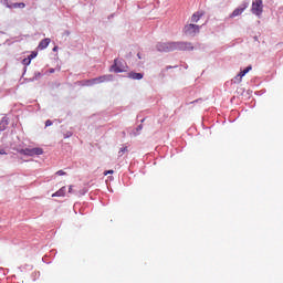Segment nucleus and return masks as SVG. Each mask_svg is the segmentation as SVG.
Returning <instances> with one entry per match:
<instances>
[{
  "label": "nucleus",
  "instance_id": "obj_1",
  "mask_svg": "<svg viewBox=\"0 0 283 283\" xmlns=\"http://www.w3.org/2000/svg\"><path fill=\"white\" fill-rule=\"evenodd\" d=\"M156 50L157 52H175V50L191 52L193 45L191 42H159L156 44Z\"/></svg>",
  "mask_w": 283,
  "mask_h": 283
},
{
  "label": "nucleus",
  "instance_id": "obj_2",
  "mask_svg": "<svg viewBox=\"0 0 283 283\" xmlns=\"http://www.w3.org/2000/svg\"><path fill=\"white\" fill-rule=\"evenodd\" d=\"M127 70H129L127 62L118 57L114 60L113 64L109 67V72H114V74H123V72H127Z\"/></svg>",
  "mask_w": 283,
  "mask_h": 283
},
{
  "label": "nucleus",
  "instance_id": "obj_3",
  "mask_svg": "<svg viewBox=\"0 0 283 283\" xmlns=\"http://www.w3.org/2000/svg\"><path fill=\"white\" fill-rule=\"evenodd\" d=\"M200 25L198 24H187L184 28V34H186V36H196V34H200Z\"/></svg>",
  "mask_w": 283,
  "mask_h": 283
},
{
  "label": "nucleus",
  "instance_id": "obj_4",
  "mask_svg": "<svg viewBox=\"0 0 283 283\" xmlns=\"http://www.w3.org/2000/svg\"><path fill=\"white\" fill-rule=\"evenodd\" d=\"M252 14H255V17H261L262 12H264V4L262 0H253L252 1V8H251Z\"/></svg>",
  "mask_w": 283,
  "mask_h": 283
},
{
  "label": "nucleus",
  "instance_id": "obj_5",
  "mask_svg": "<svg viewBox=\"0 0 283 283\" xmlns=\"http://www.w3.org/2000/svg\"><path fill=\"white\" fill-rule=\"evenodd\" d=\"M22 156H41L43 154L42 148H22L19 150Z\"/></svg>",
  "mask_w": 283,
  "mask_h": 283
},
{
  "label": "nucleus",
  "instance_id": "obj_6",
  "mask_svg": "<svg viewBox=\"0 0 283 283\" xmlns=\"http://www.w3.org/2000/svg\"><path fill=\"white\" fill-rule=\"evenodd\" d=\"M249 8V1H243L240 7L233 10V12L229 15V19H235V17H240L244 10Z\"/></svg>",
  "mask_w": 283,
  "mask_h": 283
},
{
  "label": "nucleus",
  "instance_id": "obj_7",
  "mask_svg": "<svg viewBox=\"0 0 283 283\" xmlns=\"http://www.w3.org/2000/svg\"><path fill=\"white\" fill-rule=\"evenodd\" d=\"M98 83H112L114 81V75L113 74H106V75H101L97 77Z\"/></svg>",
  "mask_w": 283,
  "mask_h": 283
},
{
  "label": "nucleus",
  "instance_id": "obj_8",
  "mask_svg": "<svg viewBox=\"0 0 283 283\" xmlns=\"http://www.w3.org/2000/svg\"><path fill=\"white\" fill-rule=\"evenodd\" d=\"M145 74L143 73H136L134 71L129 72L127 75V78H132L133 81H142L144 78Z\"/></svg>",
  "mask_w": 283,
  "mask_h": 283
},
{
  "label": "nucleus",
  "instance_id": "obj_9",
  "mask_svg": "<svg viewBox=\"0 0 283 283\" xmlns=\"http://www.w3.org/2000/svg\"><path fill=\"white\" fill-rule=\"evenodd\" d=\"M202 17H205V11H197V12H195V13L192 14V17H191V22H192V23H198V21H199L200 19H202Z\"/></svg>",
  "mask_w": 283,
  "mask_h": 283
},
{
  "label": "nucleus",
  "instance_id": "obj_10",
  "mask_svg": "<svg viewBox=\"0 0 283 283\" xmlns=\"http://www.w3.org/2000/svg\"><path fill=\"white\" fill-rule=\"evenodd\" d=\"M65 191H67V188L62 187L52 195V198H62L63 196H65Z\"/></svg>",
  "mask_w": 283,
  "mask_h": 283
},
{
  "label": "nucleus",
  "instance_id": "obj_11",
  "mask_svg": "<svg viewBox=\"0 0 283 283\" xmlns=\"http://www.w3.org/2000/svg\"><path fill=\"white\" fill-rule=\"evenodd\" d=\"M50 39L49 38H45V39H43L40 43H39V45H38V49L39 50H45L46 48H48V45H50Z\"/></svg>",
  "mask_w": 283,
  "mask_h": 283
},
{
  "label": "nucleus",
  "instance_id": "obj_12",
  "mask_svg": "<svg viewBox=\"0 0 283 283\" xmlns=\"http://www.w3.org/2000/svg\"><path fill=\"white\" fill-rule=\"evenodd\" d=\"M84 85H86L87 87H92L93 85H99L98 77L86 80L84 82Z\"/></svg>",
  "mask_w": 283,
  "mask_h": 283
},
{
  "label": "nucleus",
  "instance_id": "obj_13",
  "mask_svg": "<svg viewBox=\"0 0 283 283\" xmlns=\"http://www.w3.org/2000/svg\"><path fill=\"white\" fill-rule=\"evenodd\" d=\"M30 63H32V60H30L29 57H24L22 60V65H24V67H23V76L25 75V72H28V65H30Z\"/></svg>",
  "mask_w": 283,
  "mask_h": 283
},
{
  "label": "nucleus",
  "instance_id": "obj_14",
  "mask_svg": "<svg viewBox=\"0 0 283 283\" xmlns=\"http://www.w3.org/2000/svg\"><path fill=\"white\" fill-rule=\"evenodd\" d=\"M8 127V118L2 117L0 120V132H6V128Z\"/></svg>",
  "mask_w": 283,
  "mask_h": 283
},
{
  "label": "nucleus",
  "instance_id": "obj_15",
  "mask_svg": "<svg viewBox=\"0 0 283 283\" xmlns=\"http://www.w3.org/2000/svg\"><path fill=\"white\" fill-rule=\"evenodd\" d=\"M253 70V67L251 65L247 66L244 70H242L239 75L243 78V76H247V74H249V72H251Z\"/></svg>",
  "mask_w": 283,
  "mask_h": 283
},
{
  "label": "nucleus",
  "instance_id": "obj_16",
  "mask_svg": "<svg viewBox=\"0 0 283 283\" xmlns=\"http://www.w3.org/2000/svg\"><path fill=\"white\" fill-rule=\"evenodd\" d=\"M7 8H14V9L20 8V9H23V8H25V3H23V2H14L11 6H7Z\"/></svg>",
  "mask_w": 283,
  "mask_h": 283
},
{
  "label": "nucleus",
  "instance_id": "obj_17",
  "mask_svg": "<svg viewBox=\"0 0 283 283\" xmlns=\"http://www.w3.org/2000/svg\"><path fill=\"white\" fill-rule=\"evenodd\" d=\"M42 76L43 74L41 72H35L34 76L32 77V81H39Z\"/></svg>",
  "mask_w": 283,
  "mask_h": 283
},
{
  "label": "nucleus",
  "instance_id": "obj_18",
  "mask_svg": "<svg viewBox=\"0 0 283 283\" xmlns=\"http://www.w3.org/2000/svg\"><path fill=\"white\" fill-rule=\"evenodd\" d=\"M232 83H242V76H240V74H238L233 80Z\"/></svg>",
  "mask_w": 283,
  "mask_h": 283
},
{
  "label": "nucleus",
  "instance_id": "obj_19",
  "mask_svg": "<svg viewBox=\"0 0 283 283\" xmlns=\"http://www.w3.org/2000/svg\"><path fill=\"white\" fill-rule=\"evenodd\" d=\"M38 55H39V52L33 51V52H31V54L28 56V59H30V61H32V59H36Z\"/></svg>",
  "mask_w": 283,
  "mask_h": 283
},
{
  "label": "nucleus",
  "instance_id": "obj_20",
  "mask_svg": "<svg viewBox=\"0 0 283 283\" xmlns=\"http://www.w3.org/2000/svg\"><path fill=\"white\" fill-rule=\"evenodd\" d=\"M74 133L67 130L66 133H64V138H72Z\"/></svg>",
  "mask_w": 283,
  "mask_h": 283
},
{
  "label": "nucleus",
  "instance_id": "obj_21",
  "mask_svg": "<svg viewBox=\"0 0 283 283\" xmlns=\"http://www.w3.org/2000/svg\"><path fill=\"white\" fill-rule=\"evenodd\" d=\"M127 151V147H122L118 151V156H123Z\"/></svg>",
  "mask_w": 283,
  "mask_h": 283
},
{
  "label": "nucleus",
  "instance_id": "obj_22",
  "mask_svg": "<svg viewBox=\"0 0 283 283\" xmlns=\"http://www.w3.org/2000/svg\"><path fill=\"white\" fill-rule=\"evenodd\" d=\"M52 125H53V122L51 119H48L45 122V127H52Z\"/></svg>",
  "mask_w": 283,
  "mask_h": 283
},
{
  "label": "nucleus",
  "instance_id": "obj_23",
  "mask_svg": "<svg viewBox=\"0 0 283 283\" xmlns=\"http://www.w3.org/2000/svg\"><path fill=\"white\" fill-rule=\"evenodd\" d=\"M24 81H25V83H34V81H36V80H32V77H31V78H24Z\"/></svg>",
  "mask_w": 283,
  "mask_h": 283
},
{
  "label": "nucleus",
  "instance_id": "obj_24",
  "mask_svg": "<svg viewBox=\"0 0 283 283\" xmlns=\"http://www.w3.org/2000/svg\"><path fill=\"white\" fill-rule=\"evenodd\" d=\"M143 130V124H139L137 127H136V132H142Z\"/></svg>",
  "mask_w": 283,
  "mask_h": 283
},
{
  "label": "nucleus",
  "instance_id": "obj_25",
  "mask_svg": "<svg viewBox=\"0 0 283 283\" xmlns=\"http://www.w3.org/2000/svg\"><path fill=\"white\" fill-rule=\"evenodd\" d=\"M56 176H65V171L59 170V171L56 172Z\"/></svg>",
  "mask_w": 283,
  "mask_h": 283
},
{
  "label": "nucleus",
  "instance_id": "obj_26",
  "mask_svg": "<svg viewBox=\"0 0 283 283\" xmlns=\"http://www.w3.org/2000/svg\"><path fill=\"white\" fill-rule=\"evenodd\" d=\"M176 67H178V65H175V66L168 65V66H166V70H174Z\"/></svg>",
  "mask_w": 283,
  "mask_h": 283
},
{
  "label": "nucleus",
  "instance_id": "obj_27",
  "mask_svg": "<svg viewBox=\"0 0 283 283\" xmlns=\"http://www.w3.org/2000/svg\"><path fill=\"white\" fill-rule=\"evenodd\" d=\"M192 104H196V103H202V98H198V99H196V101H193V102H191Z\"/></svg>",
  "mask_w": 283,
  "mask_h": 283
},
{
  "label": "nucleus",
  "instance_id": "obj_28",
  "mask_svg": "<svg viewBox=\"0 0 283 283\" xmlns=\"http://www.w3.org/2000/svg\"><path fill=\"white\" fill-rule=\"evenodd\" d=\"M6 154H8V153H6L4 149H0V155H1V156H6Z\"/></svg>",
  "mask_w": 283,
  "mask_h": 283
},
{
  "label": "nucleus",
  "instance_id": "obj_29",
  "mask_svg": "<svg viewBox=\"0 0 283 283\" xmlns=\"http://www.w3.org/2000/svg\"><path fill=\"white\" fill-rule=\"evenodd\" d=\"M107 174H114V170H107L106 172H104V176H107Z\"/></svg>",
  "mask_w": 283,
  "mask_h": 283
},
{
  "label": "nucleus",
  "instance_id": "obj_30",
  "mask_svg": "<svg viewBox=\"0 0 283 283\" xmlns=\"http://www.w3.org/2000/svg\"><path fill=\"white\" fill-rule=\"evenodd\" d=\"M56 50H59V46L53 48V52H56Z\"/></svg>",
  "mask_w": 283,
  "mask_h": 283
},
{
  "label": "nucleus",
  "instance_id": "obj_31",
  "mask_svg": "<svg viewBox=\"0 0 283 283\" xmlns=\"http://www.w3.org/2000/svg\"><path fill=\"white\" fill-rule=\"evenodd\" d=\"M137 57H138V59H143V56L140 55V53H137Z\"/></svg>",
  "mask_w": 283,
  "mask_h": 283
},
{
  "label": "nucleus",
  "instance_id": "obj_32",
  "mask_svg": "<svg viewBox=\"0 0 283 283\" xmlns=\"http://www.w3.org/2000/svg\"><path fill=\"white\" fill-rule=\"evenodd\" d=\"M69 193H72V186H70L69 188Z\"/></svg>",
  "mask_w": 283,
  "mask_h": 283
},
{
  "label": "nucleus",
  "instance_id": "obj_33",
  "mask_svg": "<svg viewBox=\"0 0 283 283\" xmlns=\"http://www.w3.org/2000/svg\"><path fill=\"white\" fill-rule=\"evenodd\" d=\"M27 269L31 270L32 269V265H25Z\"/></svg>",
  "mask_w": 283,
  "mask_h": 283
},
{
  "label": "nucleus",
  "instance_id": "obj_34",
  "mask_svg": "<svg viewBox=\"0 0 283 283\" xmlns=\"http://www.w3.org/2000/svg\"><path fill=\"white\" fill-rule=\"evenodd\" d=\"M50 73H51V74H54V69H51V70H50Z\"/></svg>",
  "mask_w": 283,
  "mask_h": 283
},
{
  "label": "nucleus",
  "instance_id": "obj_35",
  "mask_svg": "<svg viewBox=\"0 0 283 283\" xmlns=\"http://www.w3.org/2000/svg\"><path fill=\"white\" fill-rule=\"evenodd\" d=\"M0 34H6V32H3V31H0Z\"/></svg>",
  "mask_w": 283,
  "mask_h": 283
}]
</instances>
